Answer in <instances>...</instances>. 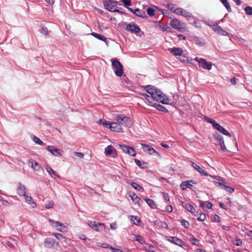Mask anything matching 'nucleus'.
Segmentation results:
<instances>
[{
  "instance_id": "3",
  "label": "nucleus",
  "mask_w": 252,
  "mask_h": 252,
  "mask_svg": "<svg viewBox=\"0 0 252 252\" xmlns=\"http://www.w3.org/2000/svg\"><path fill=\"white\" fill-rule=\"evenodd\" d=\"M112 65L115 68L114 72L118 77H121L124 73L123 66L121 63L117 59H111Z\"/></svg>"
},
{
  "instance_id": "50",
  "label": "nucleus",
  "mask_w": 252,
  "mask_h": 252,
  "mask_svg": "<svg viewBox=\"0 0 252 252\" xmlns=\"http://www.w3.org/2000/svg\"><path fill=\"white\" fill-rule=\"evenodd\" d=\"M182 225L185 228H188L189 226V222L185 220H182L181 221Z\"/></svg>"
},
{
  "instance_id": "33",
  "label": "nucleus",
  "mask_w": 252,
  "mask_h": 252,
  "mask_svg": "<svg viewBox=\"0 0 252 252\" xmlns=\"http://www.w3.org/2000/svg\"><path fill=\"white\" fill-rule=\"evenodd\" d=\"M111 2H105V4L104 5V6L105 8L110 12H114L115 8L114 6L110 5V3ZM114 3L113 2H112Z\"/></svg>"
},
{
  "instance_id": "18",
  "label": "nucleus",
  "mask_w": 252,
  "mask_h": 252,
  "mask_svg": "<svg viewBox=\"0 0 252 252\" xmlns=\"http://www.w3.org/2000/svg\"><path fill=\"white\" fill-rule=\"evenodd\" d=\"M17 193L21 196H25L26 195V187L21 183H19L17 188Z\"/></svg>"
},
{
  "instance_id": "43",
  "label": "nucleus",
  "mask_w": 252,
  "mask_h": 252,
  "mask_svg": "<svg viewBox=\"0 0 252 252\" xmlns=\"http://www.w3.org/2000/svg\"><path fill=\"white\" fill-rule=\"evenodd\" d=\"M40 32L44 35H47L48 34V29L43 26H41V28L39 30Z\"/></svg>"
},
{
  "instance_id": "36",
  "label": "nucleus",
  "mask_w": 252,
  "mask_h": 252,
  "mask_svg": "<svg viewBox=\"0 0 252 252\" xmlns=\"http://www.w3.org/2000/svg\"><path fill=\"white\" fill-rule=\"evenodd\" d=\"M46 169L48 173L52 176H55L57 177H59V175L56 173V172L53 170V169L49 166H47Z\"/></svg>"
},
{
  "instance_id": "25",
  "label": "nucleus",
  "mask_w": 252,
  "mask_h": 252,
  "mask_svg": "<svg viewBox=\"0 0 252 252\" xmlns=\"http://www.w3.org/2000/svg\"><path fill=\"white\" fill-rule=\"evenodd\" d=\"M133 201L135 204H138L139 205L141 204L142 202V200L139 198L138 196H137L135 193H133L131 195H130Z\"/></svg>"
},
{
  "instance_id": "27",
  "label": "nucleus",
  "mask_w": 252,
  "mask_h": 252,
  "mask_svg": "<svg viewBox=\"0 0 252 252\" xmlns=\"http://www.w3.org/2000/svg\"><path fill=\"white\" fill-rule=\"evenodd\" d=\"M104 228L105 225L104 223L98 222L96 223L94 230L97 232H100L104 230Z\"/></svg>"
},
{
  "instance_id": "16",
  "label": "nucleus",
  "mask_w": 252,
  "mask_h": 252,
  "mask_svg": "<svg viewBox=\"0 0 252 252\" xmlns=\"http://www.w3.org/2000/svg\"><path fill=\"white\" fill-rule=\"evenodd\" d=\"M168 50L175 56H181L183 53V49L179 47H173L169 49Z\"/></svg>"
},
{
  "instance_id": "2",
  "label": "nucleus",
  "mask_w": 252,
  "mask_h": 252,
  "mask_svg": "<svg viewBox=\"0 0 252 252\" xmlns=\"http://www.w3.org/2000/svg\"><path fill=\"white\" fill-rule=\"evenodd\" d=\"M115 120L122 127L125 126L127 128L131 127L133 125L131 119L123 114L117 115L115 117Z\"/></svg>"
},
{
  "instance_id": "58",
  "label": "nucleus",
  "mask_w": 252,
  "mask_h": 252,
  "mask_svg": "<svg viewBox=\"0 0 252 252\" xmlns=\"http://www.w3.org/2000/svg\"><path fill=\"white\" fill-rule=\"evenodd\" d=\"M148 249L147 251L149 252H155L154 247L152 244H148Z\"/></svg>"
},
{
  "instance_id": "26",
  "label": "nucleus",
  "mask_w": 252,
  "mask_h": 252,
  "mask_svg": "<svg viewBox=\"0 0 252 252\" xmlns=\"http://www.w3.org/2000/svg\"><path fill=\"white\" fill-rule=\"evenodd\" d=\"M192 187V184H189V181L188 180L183 182L180 185V188L182 190H185L187 188H190Z\"/></svg>"
},
{
  "instance_id": "4",
  "label": "nucleus",
  "mask_w": 252,
  "mask_h": 252,
  "mask_svg": "<svg viewBox=\"0 0 252 252\" xmlns=\"http://www.w3.org/2000/svg\"><path fill=\"white\" fill-rule=\"evenodd\" d=\"M212 178L217 180V181H214L217 186L220 187L221 189L225 190L229 193H232L234 191V189L233 188L224 185V181L223 179L220 178L217 179V177L213 176H212Z\"/></svg>"
},
{
  "instance_id": "20",
  "label": "nucleus",
  "mask_w": 252,
  "mask_h": 252,
  "mask_svg": "<svg viewBox=\"0 0 252 252\" xmlns=\"http://www.w3.org/2000/svg\"><path fill=\"white\" fill-rule=\"evenodd\" d=\"M214 128L218 130L220 132L223 133L224 135H226L229 137L231 136V134L229 132H228L225 129H224L222 126H221L220 124L217 123L216 124Z\"/></svg>"
},
{
  "instance_id": "49",
  "label": "nucleus",
  "mask_w": 252,
  "mask_h": 252,
  "mask_svg": "<svg viewBox=\"0 0 252 252\" xmlns=\"http://www.w3.org/2000/svg\"><path fill=\"white\" fill-rule=\"evenodd\" d=\"M147 13L150 16H153L155 15V10L151 7H149L147 9Z\"/></svg>"
},
{
  "instance_id": "38",
  "label": "nucleus",
  "mask_w": 252,
  "mask_h": 252,
  "mask_svg": "<svg viewBox=\"0 0 252 252\" xmlns=\"http://www.w3.org/2000/svg\"><path fill=\"white\" fill-rule=\"evenodd\" d=\"M220 2L223 4V5L225 7L226 9L228 12L231 11V8L230 5L228 2L227 0H220Z\"/></svg>"
},
{
  "instance_id": "10",
  "label": "nucleus",
  "mask_w": 252,
  "mask_h": 252,
  "mask_svg": "<svg viewBox=\"0 0 252 252\" xmlns=\"http://www.w3.org/2000/svg\"><path fill=\"white\" fill-rule=\"evenodd\" d=\"M110 129L114 132H123V127L118 124L117 122H112L111 125L110 126Z\"/></svg>"
},
{
  "instance_id": "11",
  "label": "nucleus",
  "mask_w": 252,
  "mask_h": 252,
  "mask_svg": "<svg viewBox=\"0 0 252 252\" xmlns=\"http://www.w3.org/2000/svg\"><path fill=\"white\" fill-rule=\"evenodd\" d=\"M28 164L35 171H40L41 169V166L32 158L29 160Z\"/></svg>"
},
{
  "instance_id": "30",
  "label": "nucleus",
  "mask_w": 252,
  "mask_h": 252,
  "mask_svg": "<svg viewBox=\"0 0 252 252\" xmlns=\"http://www.w3.org/2000/svg\"><path fill=\"white\" fill-rule=\"evenodd\" d=\"M91 34L96 38L98 39L101 41H103L105 42H106L107 41V38L102 35H101L95 32H92Z\"/></svg>"
},
{
  "instance_id": "52",
  "label": "nucleus",
  "mask_w": 252,
  "mask_h": 252,
  "mask_svg": "<svg viewBox=\"0 0 252 252\" xmlns=\"http://www.w3.org/2000/svg\"><path fill=\"white\" fill-rule=\"evenodd\" d=\"M198 220L203 221L206 219V215L204 213H200L199 216L197 219Z\"/></svg>"
},
{
  "instance_id": "46",
  "label": "nucleus",
  "mask_w": 252,
  "mask_h": 252,
  "mask_svg": "<svg viewBox=\"0 0 252 252\" xmlns=\"http://www.w3.org/2000/svg\"><path fill=\"white\" fill-rule=\"evenodd\" d=\"M245 11L246 13L248 15H252V7L250 6H246L245 8Z\"/></svg>"
},
{
  "instance_id": "57",
  "label": "nucleus",
  "mask_w": 252,
  "mask_h": 252,
  "mask_svg": "<svg viewBox=\"0 0 252 252\" xmlns=\"http://www.w3.org/2000/svg\"><path fill=\"white\" fill-rule=\"evenodd\" d=\"M121 1L124 3L125 6L126 7L131 5V2L129 0H121Z\"/></svg>"
},
{
  "instance_id": "8",
  "label": "nucleus",
  "mask_w": 252,
  "mask_h": 252,
  "mask_svg": "<svg viewBox=\"0 0 252 252\" xmlns=\"http://www.w3.org/2000/svg\"><path fill=\"white\" fill-rule=\"evenodd\" d=\"M126 30L128 32L134 33H137L140 31V29L137 25L132 23L128 24L126 26Z\"/></svg>"
},
{
  "instance_id": "39",
  "label": "nucleus",
  "mask_w": 252,
  "mask_h": 252,
  "mask_svg": "<svg viewBox=\"0 0 252 252\" xmlns=\"http://www.w3.org/2000/svg\"><path fill=\"white\" fill-rule=\"evenodd\" d=\"M32 140L36 144L39 145H45L46 144L44 143L42 141H41L39 138L35 136H33L32 138Z\"/></svg>"
},
{
  "instance_id": "64",
  "label": "nucleus",
  "mask_w": 252,
  "mask_h": 252,
  "mask_svg": "<svg viewBox=\"0 0 252 252\" xmlns=\"http://www.w3.org/2000/svg\"><path fill=\"white\" fill-rule=\"evenodd\" d=\"M193 25L196 28L198 29H201L202 28V25L201 24L197 22L194 21L193 23Z\"/></svg>"
},
{
  "instance_id": "13",
  "label": "nucleus",
  "mask_w": 252,
  "mask_h": 252,
  "mask_svg": "<svg viewBox=\"0 0 252 252\" xmlns=\"http://www.w3.org/2000/svg\"><path fill=\"white\" fill-rule=\"evenodd\" d=\"M44 246L45 247L48 248H51L57 244L58 245V243L56 242V241L52 238H46L44 239Z\"/></svg>"
},
{
  "instance_id": "21",
  "label": "nucleus",
  "mask_w": 252,
  "mask_h": 252,
  "mask_svg": "<svg viewBox=\"0 0 252 252\" xmlns=\"http://www.w3.org/2000/svg\"><path fill=\"white\" fill-rule=\"evenodd\" d=\"M26 202L28 203L32 208H35L36 206L35 203L33 201L31 196H28L27 194L24 196Z\"/></svg>"
},
{
  "instance_id": "47",
  "label": "nucleus",
  "mask_w": 252,
  "mask_h": 252,
  "mask_svg": "<svg viewBox=\"0 0 252 252\" xmlns=\"http://www.w3.org/2000/svg\"><path fill=\"white\" fill-rule=\"evenodd\" d=\"M135 220L136 221H134V224L136 225H138V224L141 222L140 220L137 218V216H131V220Z\"/></svg>"
},
{
  "instance_id": "45",
  "label": "nucleus",
  "mask_w": 252,
  "mask_h": 252,
  "mask_svg": "<svg viewBox=\"0 0 252 252\" xmlns=\"http://www.w3.org/2000/svg\"><path fill=\"white\" fill-rule=\"evenodd\" d=\"M205 120L208 123L211 124L214 127H215L216 124H217V123L215 120L207 117H205Z\"/></svg>"
},
{
  "instance_id": "42",
  "label": "nucleus",
  "mask_w": 252,
  "mask_h": 252,
  "mask_svg": "<svg viewBox=\"0 0 252 252\" xmlns=\"http://www.w3.org/2000/svg\"><path fill=\"white\" fill-rule=\"evenodd\" d=\"M142 95L143 96L144 98L146 99V100L147 101V102H149L150 105H151V104H153V102L152 100H154L152 99V96H150L146 94H142Z\"/></svg>"
},
{
  "instance_id": "51",
  "label": "nucleus",
  "mask_w": 252,
  "mask_h": 252,
  "mask_svg": "<svg viewBox=\"0 0 252 252\" xmlns=\"http://www.w3.org/2000/svg\"><path fill=\"white\" fill-rule=\"evenodd\" d=\"M183 10V9L181 7L176 8V9H174L173 13L181 15Z\"/></svg>"
},
{
  "instance_id": "6",
  "label": "nucleus",
  "mask_w": 252,
  "mask_h": 252,
  "mask_svg": "<svg viewBox=\"0 0 252 252\" xmlns=\"http://www.w3.org/2000/svg\"><path fill=\"white\" fill-rule=\"evenodd\" d=\"M119 147L125 153L129 155L130 156L134 157L136 155V152L132 147L126 146L123 144H119Z\"/></svg>"
},
{
  "instance_id": "56",
  "label": "nucleus",
  "mask_w": 252,
  "mask_h": 252,
  "mask_svg": "<svg viewBox=\"0 0 252 252\" xmlns=\"http://www.w3.org/2000/svg\"><path fill=\"white\" fill-rule=\"evenodd\" d=\"M190 243L193 245H197V244H198V241L194 237H192L190 240Z\"/></svg>"
},
{
  "instance_id": "17",
  "label": "nucleus",
  "mask_w": 252,
  "mask_h": 252,
  "mask_svg": "<svg viewBox=\"0 0 252 252\" xmlns=\"http://www.w3.org/2000/svg\"><path fill=\"white\" fill-rule=\"evenodd\" d=\"M213 30L218 34L223 36H229V33H228L226 31L222 29L220 26H218L217 25L216 26L214 27L213 28Z\"/></svg>"
},
{
  "instance_id": "24",
  "label": "nucleus",
  "mask_w": 252,
  "mask_h": 252,
  "mask_svg": "<svg viewBox=\"0 0 252 252\" xmlns=\"http://www.w3.org/2000/svg\"><path fill=\"white\" fill-rule=\"evenodd\" d=\"M199 204L200 206L203 209H210L211 208L212 206V204L211 202L208 201H199Z\"/></svg>"
},
{
  "instance_id": "54",
  "label": "nucleus",
  "mask_w": 252,
  "mask_h": 252,
  "mask_svg": "<svg viewBox=\"0 0 252 252\" xmlns=\"http://www.w3.org/2000/svg\"><path fill=\"white\" fill-rule=\"evenodd\" d=\"M88 225L93 229H94L95 226L96 225V222L95 221H88L87 222Z\"/></svg>"
},
{
  "instance_id": "32",
  "label": "nucleus",
  "mask_w": 252,
  "mask_h": 252,
  "mask_svg": "<svg viewBox=\"0 0 252 252\" xmlns=\"http://www.w3.org/2000/svg\"><path fill=\"white\" fill-rule=\"evenodd\" d=\"M130 184L135 189L141 192H143L144 191V189L139 184L134 182H131Z\"/></svg>"
},
{
  "instance_id": "61",
  "label": "nucleus",
  "mask_w": 252,
  "mask_h": 252,
  "mask_svg": "<svg viewBox=\"0 0 252 252\" xmlns=\"http://www.w3.org/2000/svg\"><path fill=\"white\" fill-rule=\"evenodd\" d=\"M179 59L181 62H183L184 63H186L187 62H188V58L185 56H180V58Z\"/></svg>"
},
{
  "instance_id": "12",
  "label": "nucleus",
  "mask_w": 252,
  "mask_h": 252,
  "mask_svg": "<svg viewBox=\"0 0 252 252\" xmlns=\"http://www.w3.org/2000/svg\"><path fill=\"white\" fill-rule=\"evenodd\" d=\"M167 240L172 243L180 247H182L184 245V242L177 237L169 236Z\"/></svg>"
},
{
  "instance_id": "28",
  "label": "nucleus",
  "mask_w": 252,
  "mask_h": 252,
  "mask_svg": "<svg viewBox=\"0 0 252 252\" xmlns=\"http://www.w3.org/2000/svg\"><path fill=\"white\" fill-rule=\"evenodd\" d=\"M193 40L196 44H197L199 46H203L204 45L203 39L198 36H193Z\"/></svg>"
},
{
  "instance_id": "14",
  "label": "nucleus",
  "mask_w": 252,
  "mask_h": 252,
  "mask_svg": "<svg viewBox=\"0 0 252 252\" xmlns=\"http://www.w3.org/2000/svg\"><path fill=\"white\" fill-rule=\"evenodd\" d=\"M141 145L142 149L145 152H148L151 155L158 154V153L151 146L144 144H142Z\"/></svg>"
},
{
  "instance_id": "60",
  "label": "nucleus",
  "mask_w": 252,
  "mask_h": 252,
  "mask_svg": "<svg viewBox=\"0 0 252 252\" xmlns=\"http://www.w3.org/2000/svg\"><path fill=\"white\" fill-rule=\"evenodd\" d=\"M54 206L53 203L51 201L48 202L46 203L45 207L47 209L52 208Z\"/></svg>"
},
{
  "instance_id": "7",
  "label": "nucleus",
  "mask_w": 252,
  "mask_h": 252,
  "mask_svg": "<svg viewBox=\"0 0 252 252\" xmlns=\"http://www.w3.org/2000/svg\"><path fill=\"white\" fill-rule=\"evenodd\" d=\"M199 65L204 69L211 70L212 66V63L207 62L205 59L200 58L199 60Z\"/></svg>"
},
{
  "instance_id": "19",
  "label": "nucleus",
  "mask_w": 252,
  "mask_h": 252,
  "mask_svg": "<svg viewBox=\"0 0 252 252\" xmlns=\"http://www.w3.org/2000/svg\"><path fill=\"white\" fill-rule=\"evenodd\" d=\"M170 25L174 29L178 30L182 29L181 22L179 20L176 19H174L171 21Z\"/></svg>"
},
{
  "instance_id": "53",
  "label": "nucleus",
  "mask_w": 252,
  "mask_h": 252,
  "mask_svg": "<svg viewBox=\"0 0 252 252\" xmlns=\"http://www.w3.org/2000/svg\"><path fill=\"white\" fill-rule=\"evenodd\" d=\"M101 125L104 126L105 127L110 129V126L111 125V123H110L109 122L106 120H103L101 123Z\"/></svg>"
},
{
  "instance_id": "40",
  "label": "nucleus",
  "mask_w": 252,
  "mask_h": 252,
  "mask_svg": "<svg viewBox=\"0 0 252 252\" xmlns=\"http://www.w3.org/2000/svg\"><path fill=\"white\" fill-rule=\"evenodd\" d=\"M185 207L187 209V210L191 213H193L195 212V210L194 207L190 204H186L185 205Z\"/></svg>"
},
{
  "instance_id": "48",
  "label": "nucleus",
  "mask_w": 252,
  "mask_h": 252,
  "mask_svg": "<svg viewBox=\"0 0 252 252\" xmlns=\"http://www.w3.org/2000/svg\"><path fill=\"white\" fill-rule=\"evenodd\" d=\"M134 162H135V163H136V164L138 167H139L140 168H144V166H143V164H146V163H145V162H142H142H141L140 160H138V159H136V158H135V159H134Z\"/></svg>"
},
{
  "instance_id": "35",
  "label": "nucleus",
  "mask_w": 252,
  "mask_h": 252,
  "mask_svg": "<svg viewBox=\"0 0 252 252\" xmlns=\"http://www.w3.org/2000/svg\"><path fill=\"white\" fill-rule=\"evenodd\" d=\"M181 15L186 18L188 19L193 18L192 15L190 13L188 12L187 11L184 9L183 10Z\"/></svg>"
},
{
  "instance_id": "22",
  "label": "nucleus",
  "mask_w": 252,
  "mask_h": 252,
  "mask_svg": "<svg viewBox=\"0 0 252 252\" xmlns=\"http://www.w3.org/2000/svg\"><path fill=\"white\" fill-rule=\"evenodd\" d=\"M113 152L116 153V150L111 145L108 146L105 149L104 153L106 156L112 155Z\"/></svg>"
},
{
  "instance_id": "41",
  "label": "nucleus",
  "mask_w": 252,
  "mask_h": 252,
  "mask_svg": "<svg viewBox=\"0 0 252 252\" xmlns=\"http://www.w3.org/2000/svg\"><path fill=\"white\" fill-rule=\"evenodd\" d=\"M159 26L162 29L163 31L167 32H171V28L167 25H164L159 23Z\"/></svg>"
},
{
  "instance_id": "5",
  "label": "nucleus",
  "mask_w": 252,
  "mask_h": 252,
  "mask_svg": "<svg viewBox=\"0 0 252 252\" xmlns=\"http://www.w3.org/2000/svg\"><path fill=\"white\" fill-rule=\"evenodd\" d=\"M48 221L52 226L55 228L56 230L61 232H66L67 231V227L63 223L58 221H55L51 219H49Z\"/></svg>"
},
{
  "instance_id": "15",
  "label": "nucleus",
  "mask_w": 252,
  "mask_h": 252,
  "mask_svg": "<svg viewBox=\"0 0 252 252\" xmlns=\"http://www.w3.org/2000/svg\"><path fill=\"white\" fill-rule=\"evenodd\" d=\"M191 164L193 168L195 169L196 171H197L201 175L206 176H208L209 175L208 173L203 168L200 167L199 165H198L194 162L191 161Z\"/></svg>"
},
{
  "instance_id": "1",
  "label": "nucleus",
  "mask_w": 252,
  "mask_h": 252,
  "mask_svg": "<svg viewBox=\"0 0 252 252\" xmlns=\"http://www.w3.org/2000/svg\"><path fill=\"white\" fill-rule=\"evenodd\" d=\"M144 90L149 93L154 100L162 103L168 104L169 99L159 90L156 89L153 86L147 85L144 87Z\"/></svg>"
},
{
  "instance_id": "55",
  "label": "nucleus",
  "mask_w": 252,
  "mask_h": 252,
  "mask_svg": "<svg viewBox=\"0 0 252 252\" xmlns=\"http://www.w3.org/2000/svg\"><path fill=\"white\" fill-rule=\"evenodd\" d=\"M175 5L172 3H168L167 4V7L173 12L174 9H176L175 7Z\"/></svg>"
},
{
  "instance_id": "59",
  "label": "nucleus",
  "mask_w": 252,
  "mask_h": 252,
  "mask_svg": "<svg viewBox=\"0 0 252 252\" xmlns=\"http://www.w3.org/2000/svg\"><path fill=\"white\" fill-rule=\"evenodd\" d=\"M234 244L237 246H241L242 244V240L240 239H236Z\"/></svg>"
},
{
  "instance_id": "37",
  "label": "nucleus",
  "mask_w": 252,
  "mask_h": 252,
  "mask_svg": "<svg viewBox=\"0 0 252 252\" xmlns=\"http://www.w3.org/2000/svg\"><path fill=\"white\" fill-rule=\"evenodd\" d=\"M134 14H135L136 16L140 17H144L145 15V12L139 8H136L134 9Z\"/></svg>"
},
{
  "instance_id": "63",
  "label": "nucleus",
  "mask_w": 252,
  "mask_h": 252,
  "mask_svg": "<svg viewBox=\"0 0 252 252\" xmlns=\"http://www.w3.org/2000/svg\"><path fill=\"white\" fill-rule=\"evenodd\" d=\"M74 155H75L76 156L81 158H84V154L82 153H80V152H74Z\"/></svg>"
},
{
  "instance_id": "29",
  "label": "nucleus",
  "mask_w": 252,
  "mask_h": 252,
  "mask_svg": "<svg viewBox=\"0 0 252 252\" xmlns=\"http://www.w3.org/2000/svg\"><path fill=\"white\" fill-rule=\"evenodd\" d=\"M145 200L146 202L152 208V209H156L157 208V204L155 202V201L149 198H145Z\"/></svg>"
},
{
  "instance_id": "23",
  "label": "nucleus",
  "mask_w": 252,
  "mask_h": 252,
  "mask_svg": "<svg viewBox=\"0 0 252 252\" xmlns=\"http://www.w3.org/2000/svg\"><path fill=\"white\" fill-rule=\"evenodd\" d=\"M151 106L156 108L159 111L164 112H168V110L164 106H163L162 105H160L159 104L155 103H153V104H151Z\"/></svg>"
},
{
  "instance_id": "9",
  "label": "nucleus",
  "mask_w": 252,
  "mask_h": 252,
  "mask_svg": "<svg viewBox=\"0 0 252 252\" xmlns=\"http://www.w3.org/2000/svg\"><path fill=\"white\" fill-rule=\"evenodd\" d=\"M46 150L56 157L62 156V155L61 153V150L59 149L55 148L53 146H48L46 148Z\"/></svg>"
},
{
  "instance_id": "31",
  "label": "nucleus",
  "mask_w": 252,
  "mask_h": 252,
  "mask_svg": "<svg viewBox=\"0 0 252 252\" xmlns=\"http://www.w3.org/2000/svg\"><path fill=\"white\" fill-rule=\"evenodd\" d=\"M202 22L209 27H211L213 30V28H214V27L216 26L217 25L216 23L209 19L206 20H202Z\"/></svg>"
},
{
  "instance_id": "62",
  "label": "nucleus",
  "mask_w": 252,
  "mask_h": 252,
  "mask_svg": "<svg viewBox=\"0 0 252 252\" xmlns=\"http://www.w3.org/2000/svg\"><path fill=\"white\" fill-rule=\"evenodd\" d=\"M213 220L216 222H220V218L218 215L215 214L213 216Z\"/></svg>"
},
{
  "instance_id": "34",
  "label": "nucleus",
  "mask_w": 252,
  "mask_h": 252,
  "mask_svg": "<svg viewBox=\"0 0 252 252\" xmlns=\"http://www.w3.org/2000/svg\"><path fill=\"white\" fill-rule=\"evenodd\" d=\"M52 235H54L59 241L61 242H65L66 240L65 238L61 234L53 233Z\"/></svg>"
},
{
  "instance_id": "44",
  "label": "nucleus",
  "mask_w": 252,
  "mask_h": 252,
  "mask_svg": "<svg viewBox=\"0 0 252 252\" xmlns=\"http://www.w3.org/2000/svg\"><path fill=\"white\" fill-rule=\"evenodd\" d=\"M135 237L136 241L138 242L139 243L142 244L145 243V241L142 236L137 235L135 236Z\"/></svg>"
}]
</instances>
